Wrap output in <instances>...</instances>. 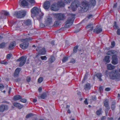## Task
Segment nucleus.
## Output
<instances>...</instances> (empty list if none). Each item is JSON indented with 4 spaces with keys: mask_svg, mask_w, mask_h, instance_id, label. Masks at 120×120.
<instances>
[{
    "mask_svg": "<svg viewBox=\"0 0 120 120\" xmlns=\"http://www.w3.org/2000/svg\"><path fill=\"white\" fill-rule=\"evenodd\" d=\"M8 107L6 105H0V112H3L5 110H7L8 109Z\"/></svg>",
    "mask_w": 120,
    "mask_h": 120,
    "instance_id": "13",
    "label": "nucleus"
},
{
    "mask_svg": "<svg viewBox=\"0 0 120 120\" xmlns=\"http://www.w3.org/2000/svg\"><path fill=\"white\" fill-rule=\"evenodd\" d=\"M90 88V84L88 83L86 84L84 87V89L86 90H89Z\"/></svg>",
    "mask_w": 120,
    "mask_h": 120,
    "instance_id": "30",
    "label": "nucleus"
},
{
    "mask_svg": "<svg viewBox=\"0 0 120 120\" xmlns=\"http://www.w3.org/2000/svg\"><path fill=\"white\" fill-rule=\"evenodd\" d=\"M47 96V94L45 92L42 93L41 96V98L42 99H44Z\"/></svg>",
    "mask_w": 120,
    "mask_h": 120,
    "instance_id": "36",
    "label": "nucleus"
},
{
    "mask_svg": "<svg viewBox=\"0 0 120 120\" xmlns=\"http://www.w3.org/2000/svg\"><path fill=\"white\" fill-rule=\"evenodd\" d=\"M96 4L95 0H90L89 2V4L91 6H94Z\"/></svg>",
    "mask_w": 120,
    "mask_h": 120,
    "instance_id": "23",
    "label": "nucleus"
},
{
    "mask_svg": "<svg viewBox=\"0 0 120 120\" xmlns=\"http://www.w3.org/2000/svg\"><path fill=\"white\" fill-rule=\"evenodd\" d=\"M40 27H43L46 26V25H45V24H44L43 23L41 22H40Z\"/></svg>",
    "mask_w": 120,
    "mask_h": 120,
    "instance_id": "54",
    "label": "nucleus"
},
{
    "mask_svg": "<svg viewBox=\"0 0 120 120\" xmlns=\"http://www.w3.org/2000/svg\"><path fill=\"white\" fill-rule=\"evenodd\" d=\"M39 57L42 60H46L47 59V58L45 56H39Z\"/></svg>",
    "mask_w": 120,
    "mask_h": 120,
    "instance_id": "46",
    "label": "nucleus"
},
{
    "mask_svg": "<svg viewBox=\"0 0 120 120\" xmlns=\"http://www.w3.org/2000/svg\"><path fill=\"white\" fill-rule=\"evenodd\" d=\"M107 120H114L113 118L112 117H108L107 118Z\"/></svg>",
    "mask_w": 120,
    "mask_h": 120,
    "instance_id": "61",
    "label": "nucleus"
},
{
    "mask_svg": "<svg viewBox=\"0 0 120 120\" xmlns=\"http://www.w3.org/2000/svg\"><path fill=\"white\" fill-rule=\"evenodd\" d=\"M13 105L19 109H21L23 107L22 105H21L19 103L15 102L13 103Z\"/></svg>",
    "mask_w": 120,
    "mask_h": 120,
    "instance_id": "24",
    "label": "nucleus"
},
{
    "mask_svg": "<svg viewBox=\"0 0 120 120\" xmlns=\"http://www.w3.org/2000/svg\"><path fill=\"white\" fill-rule=\"evenodd\" d=\"M114 25L113 26L114 28L115 29H116L118 28V27L116 24V22H114Z\"/></svg>",
    "mask_w": 120,
    "mask_h": 120,
    "instance_id": "45",
    "label": "nucleus"
},
{
    "mask_svg": "<svg viewBox=\"0 0 120 120\" xmlns=\"http://www.w3.org/2000/svg\"><path fill=\"white\" fill-rule=\"evenodd\" d=\"M102 31V29L101 28L100 26H97L95 28L94 30V32L96 33L97 34L100 33Z\"/></svg>",
    "mask_w": 120,
    "mask_h": 120,
    "instance_id": "16",
    "label": "nucleus"
},
{
    "mask_svg": "<svg viewBox=\"0 0 120 120\" xmlns=\"http://www.w3.org/2000/svg\"><path fill=\"white\" fill-rule=\"evenodd\" d=\"M36 50L39 52V53L38 54H40L41 55V54L44 55L45 54L46 51L45 50V49L44 48H41L40 47H38L36 49Z\"/></svg>",
    "mask_w": 120,
    "mask_h": 120,
    "instance_id": "9",
    "label": "nucleus"
},
{
    "mask_svg": "<svg viewBox=\"0 0 120 120\" xmlns=\"http://www.w3.org/2000/svg\"><path fill=\"white\" fill-rule=\"evenodd\" d=\"M97 78L99 79V80L100 81H101L102 79L101 78L102 75L101 73H97L96 75Z\"/></svg>",
    "mask_w": 120,
    "mask_h": 120,
    "instance_id": "33",
    "label": "nucleus"
},
{
    "mask_svg": "<svg viewBox=\"0 0 120 120\" xmlns=\"http://www.w3.org/2000/svg\"><path fill=\"white\" fill-rule=\"evenodd\" d=\"M51 9L52 10L57 11L59 9V8L56 3H53L51 6Z\"/></svg>",
    "mask_w": 120,
    "mask_h": 120,
    "instance_id": "10",
    "label": "nucleus"
},
{
    "mask_svg": "<svg viewBox=\"0 0 120 120\" xmlns=\"http://www.w3.org/2000/svg\"><path fill=\"white\" fill-rule=\"evenodd\" d=\"M56 17L59 20H62L65 19L64 14L61 13H58L56 14Z\"/></svg>",
    "mask_w": 120,
    "mask_h": 120,
    "instance_id": "8",
    "label": "nucleus"
},
{
    "mask_svg": "<svg viewBox=\"0 0 120 120\" xmlns=\"http://www.w3.org/2000/svg\"><path fill=\"white\" fill-rule=\"evenodd\" d=\"M32 38L31 37H29L27 38H26L24 39H21L22 42H27L29 41H30L32 40Z\"/></svg>",
    "mask_w": 120,
    "mask_h": 120,
    "instance_id": "25",
    "label": "nucleus"
},
{
    "mask_svg": "<svg viewBox=\"0 0 120 120\" xmlns=\"http://www.w3.org/2000/svg\"><path fill=\"white\" fill-rule=\"evenodd\" d=\"M111 45L113 46L112 47H111L112 48H113V47H114L115 45V42L114 41H112L111 42Z\"/></svg>",
    "mask_w": 120,
    "mask_h": 120,
    "instance_id": "58",
    "label": "nucleus"
},
{
    "mask_svg": "<svg viewBox=\"0 0 120 120\" xmlns=\"http://www.w3.org/2000/svg\"><path fill=\"white\" fill-rule=\"evenodd\" d=\"M21 79L20 78L16 79L14 80V81L16 82H18L20 81Z\"/></svg>",
    "mask_w": 120,
    "mask_h": 120,
    "instance_id": "53",
    "label": "nucleus"
},
{
    "mask_svg": "<svg viewBox=\"0 0 120 120\" xmlns=\"http://www.w3.org/2000/svg\"><path fill=\"white\" fill-rule=\"evenodd\" d=\"M9 12H5L4 14V15L5 16H8L9 15Z\"/></svg>",
    "mask_w": 120,
    "mask_h": 120,
    "instance_id": "59",
    "label": "nucleus"
},
{
    "mask_svg": "<svg viewBox=\"0 0 120 120\" xmlns=\"http://www.w3.org/2000/svg\"><path fill=\"white\" fill-rule=\"evenodd\" d=\"M43 80V78L42 77L39 78L38 79V82L39 83H40Z\"/></svg>",
    "mask_w": 120,
    "mask_h": 120,
    "instance_id": "47",
    "label": "nucleus"
},
{
    "mask_svg": "<svg viewBox=\"0 0 120 120\" xmlns=\"http://www.w3.org/2000/svg\"><path fill=\"white\" fill-rule=\"evenodd\" d=\"M109 57L110 56H105L104 59L103 60L104 61L107 63H109L110 61Z\"/></svg>",
    "mask_w": 120,
    "mask_h": 120,
    "instance_id": "29",
    "label": "nucleus"
},
{
    "mask_svg": "<svg viewBox=\"0 0 120 120\" xmlns=\"http://www.w3.org/2000/svg\"><path fill=\"white\" fill-rule=\"evenodd\" d=\"M117 33L118 35H120V29H118L117 31Z\"/></svg>",
    "mask_w": 120,
    "mask_h": 120,
    "instance_id": "57",
    "label": "nucleus"
},
{
    "mask_svg": "<svg viewBox=\"0 0 120 120\" xmlns=\"http://www.w3.org/2000/svg\"><path fill=\"white\" fill-rule=\"evenodd\" d=\"M33 116V114L32 113H29L26 116V118H28L30 117H31Z\"/></svg>",
    "mask_w": 120,
    "mask_h": 120,
    "instance_id": "40",
    "label": "nucleus"
},
{
    "mask_svg": "<svg viewBox=\"0 0 120 120\" xmlns=\"http://www.w3.org/2000/svg\"><path fill=\"white\" fill-rule=\"evenodd\" d=\"M21 5L23 6H26L28 4V3L26 0H23L21 2Z\"/></svg>",
    "mask_w": 120,
    "mask_h": 120,
    "instance_id": "31",
    "label": "nucleus"
},
{
    "mask_svg": "<svg viewBox=\"0 0 120 120\" xmlns=\"http://www.w3.org/2000/svg\"><path fill=\"white\" fill-rule=\"evenodd\" d=\"M116 52L115 51L113 50H110L108 52L106 53L107 55H109L110 56L112 55V54H114Z\"/></svg>",
    "mask_w": 120,
    "mask_h": 120,
    "instance_id": "28",
    "label": "nucleus"
},
{
    "mask_svg": "<svg viewBox=\"0 0 120 120\" xmlns=\"http://www.w3.org/2000/svg\"><path fill=\"white\" fill-rule=\"evenodd\" d=\"M68 60V57H65L63 58L62 60V62L63 63L66 62Z\"/></svg>",
    "mask_w": 120,
    "mask_h": 120,
    "instance_id": "43",
    "label": "nucleus"
},
{
    "mask_svg": "<svg viewBox=\"0 0 120 120\" xmlns=\"http://www.w3.org/2000/svg\"><path fill=\"white\" fill-rule=\"evenodd\" d=\"M40 56L41 54H38L36 55L35 57L34 58V61L36 64H38L40 62L39 64H41V61L40 60V57H39V56Z\"/></svg>",
    "mask_w": 120,
    "mask_h": 120,
    "instance_id": "14",
    "label": "nucleus"
},
{
    "mask_svg": "<svg viewBox=\"0 0 120 120\" xmlns=\"http://www.w3.org/2000/svg\"><path fill=\"white\" fill-rule=\"evenodd\" d=\"M80 8V11L81 12L83 13L87 11L89 8L88 3L87 1L83 2Z\"/></svg>",
    "mask_w": 120,
    "mask_h": 120,
    "instance_id": "4",
    "label": "nucleus"
},
{
    "mask_svg": "<svg viewBox=\"0 0 120 120\" xmlns=\"http://www.w3.org/2000/svg\"><path fill=\"white\" fill-rule=\"evenodd\" d=\"M16 45V43L14 41L11 42L9 44L8 49L9 50H11L13 49L15 46Z\"/></svg>",
    "mask_w": 120,
    "mask_h": 120,
    "instance_id": "19",
    "label": "nucleus"
},
{
    "mask_svg": "<svg viewBox=\"0 0 120 120\" xmlns=\"http://www.w3.org/2000/svg\"><path fill=\"white\" fill-rule=\"evenodd\" d=\"M31 4H34L35 3V1L34 0H27Z\"/></svg>",
    "mask_w": 120,
    "mask_h": 120,
    "instance_id": "48",
    "label": "nucleus"
},
{
    "mask_svg": "<svg viewBox=\"0 0 120 120\" xmlns=\"http://www.w3.org/2000/svg\"><path fill=\"white\" fill-rule=\"evenodd\" d=\"M55 60V58L53 56H51L48 60V62L49 63H51L54 62Z\"/></svg>",
    "mask_w": 120,
    "mask_h": 120,
    "instance_id": "27",
    "label": "nucleus"
},
{
    "mask_svg": "<svg viewBox=\"0 0 120 120\" xmlns=\"http://www.w3.org/2000/svg\"><path fill=\"white\" fill-rule=\"evenodd\" d=\"M20 101L22 102L25 103L26 102L27 100L25 99H21Z\"/></svg>",
    "mask_w": 120,
    "mask_h": 120,
    "instance_id": "52",
    "label": "nucleus"
},
{
    "mask_svg": "<svg viewBox=\"0 0 120 120\" xmlns=\"http://www.w3.org/2000/svg\"><path fill=\"white\" fill-rule=\"evenodd\" d=\"M72 0H64V2L67 3H70Z\"/></svg>",
    "mask_w": 120,
    "mask_h": 120,
    "instance_id": "51",
    "label": "nucleus"
},
{
    "mask_svg": "<svg viewBox=\"0 0 120 120\" xmlns=\"http://www.w3.org/2000/svg\"><path fill=\"white\" fill-rule=\"evenodd\" d=\"M21 69L20 68H17L16 69L14 73V77H16L18 75L20 71L21 70Z\"/></svg>",
    "mask_w": 120,
    "mask_h": 120,
    "instance_id": "22",
    "label": "nucleus"
},
{
    "mask_svg": "<svg viewBox=\"0 0 120 120\" xmlns=\"http://www.w3.org/2000/svg\"><path fill=\"white\" fill-rule=\"evenodd\" d=\"M56 3L58 4V7L59 8L60 7H63L64 6V3L62 0L59 1H58Z\"/></svg>",
    "mask_w": 120,
    "mask_h": 120,
    "instance_id": "21",
    "label": "nucleus"
},
{
    "mask_svg": "<svg viewBox=\"0 0 120 120\" xmlns=\"http://www.w3.org/2000/svg\"><path fill=\"white\" fill-rule=\"evenodd\" d=\"M79 5L75 3H72L71 5L69 7H68L69 9L71 8L73 11H74L75 9L78 7Z\"/></svg>",
    "mask_w": 120,
    "mask_h": 120,
    "instance_id": "17",
    "label": "nucleus"
},
{
    "mask_svg": "<svg viewBox=\"0 0 120 120\" xmlns=\"http://www.w3.org/2000/svg\"><path fill=\"white\" fill-rule=\"evenodd\" d=\"M112 63L113 64L116 65L118 63V60L117 58V56L116 55H113L112 56Z\"/></svg>",
    "mask_w": 120,
    "mask_h": 120,
    "instance_id": "11",
    "label": "nucleus"
},
{
    "mask_svg": "<svg viewBox=\"0 0 120 120\" xmlns=\"http://www.w3.org/2000/svg\"><path fill=\"white\" fill-rule=\"evenodd\" d=\"M109 74L110 78L111 79L120 80V68L112 71Z\"/></svg>",
    "mask_w": 120,
    "mask_h": 120,
    "instance_id": "2",
    "label": "nucleus"
},
{
    "mask_svg": "<svg viewBox=\"0 0 120 120\" xmlns=\"http://www.w3.org/2000/svg\"><path fill=\"white\" fill-rule=\"evenodd\" d=\"M67 21L65 22L66 23L64 26V27L68 28L71 26L73 23L75 19V15L72 14H70L69 15Z\"/></svg>",
    "mask_w": 120,
    "mask_h": 120,
    "instance_id": "3",
    "label": "nucleus"
},
{
    "mask_svg": "<svg viewBox=\"0 0 120 120\" xmlns=\"http://www.w3.org/2000/svg\"><path fill=\"white\" fill-rule=\"evenodd\" d=\"M52 17L49 16L48 17L47 20L45 21V25L47 26H49L52 24Z\"/></svg>",
    "mask_w": 120,
    "mask_h": 120,
    "instance_id": "12",
    "label": "nucleus"
},
{
    "mask_svg": "<svg viewBox=\"0 0 120 120\" xmlns=\"http://www.w3.org/2000/svg\"><path fill=\"white\" fill-rule=\"evenodd\" d=\"M84 103L86 105L88 104V103L87 102V99H86L84 101Z\"/></svg>",
    "mask_w": 120,
    "mask_h": 120,
    "instance_id": "62",
    "label": "nucleus"
},
{
    "mask_svg": "<svg viewBox=\"0 0 120 120\" xmlns=\"http://www.w3.org/2000/svg\"><path fill=\"white\" fill-rule=\"evenodd\" d=\"M5 43L3 42L0 44V48H4L5 46Z\"/></svg>",
    "mask_w": 120,
    "mask_h": 120,
    "instance_id": "39",
    "label": "nucleus"
},
{
    "mask_svg": "<svg viewBox=\"0 0 120 120\" xmlns=\"http://www.w3.org/2000/svg\"><path fill=\"white\" fill-rule=\"evenodd\" d=\"M0 63L2 64H3L5 65L6 64L8 63V62L5 60L1 61Z\"/></svg>",
    "mask_w": 120,
    "mask_h": 120,
    "instance_id": "50",
    "label": "nucleus"
},
{
    "mask_svg": "<svg viewBox=\"0 0 120 120\" xmlns=\"http://www.w3.org/2000/svg\"><path fill=\"white\" fill-rule=\"evenodd\" d=\"M4 87V86L2 84H0V89H3Z\"/></svg>",
    "mask_w": 120,
    "mask_h": 120,
    "instance_id": "60",
    "label": "nucleus"
},
{
    "mask_svg": "<svg viewBox=\"0 0 120 120\" xmlns=\"http://www.w3.org/2000/svg\"><path fill=\"white\" fill-rule=\"evenodd\" d=\"M32 15L36 16L39 20L41 19L43 15V14L40 11V10L36 7L33 8L31 10Z\"/></svg>",
    "mask_w": 120,
    "mask_h": 120,
    "instance_id": "1",
    "label": "nucleus"
},
{
    "mask_svg": "<svg viewBox=\"0 0 120 120\" xmlns=\"http://www.w3.org/2000/svg\"><path fill=\"white\" fill-rule=\"evenodd\" d=\"M75 62V60L74 59H72L70 61V63H74Z\"/></svg>",
    "mask_w": 120,
    "mask_h": 120,
    "instance_id": "55",
    "label": "nucleus"
},
{
    "mask_svg": "<svg viewBox=\"0 0 120 120\" xmlns=\"http://www.w3.org/2000/svg\"><path fill=\"white\" fill-rule=\"evenodd\" d=\"M110 88H105V90L107 91H110Z\"/></svg>",
    "mask_w": 120,
    "mask_h": 120,
    "instance_id": "63",
    "label": "nucleus"
},
{
    "mask_svg": "<svg viewBox=\"0 0 120 120\" xmlns=\"http://www.w3.org/2000/svg\"><path fill=\"white\" fill-rule=\"evenodd\" d=\"M115 102L113 101L112 102V104L111 105V109L113 110H114L115 107Z\"/></svg>",
    "mask_w": 120,
    "mask_h": 120,
    "instance_id": "38",
    "label": "nucleus"
},
{
    "mask_svg": "<svg viewBox=\"0 0 120 120\" xmlns=\"http://www.w3.org/2000/svg\"><path fill=\"white\" fill-rule=\"evenodd\" d=\"M50 6V2L48 1L44 3L43 7L45 9H47L49 8Z\"/></svg>",
    "mask_w": 120,
    "mask_h": 120,
    "instance_id": "18",
    "label": "nucleus"
},
{
    "mask_svg": "<svg viewBox=\"0 0 120 120\" xmlns=\"http://www.w3.org/2000/svg\"><path fill=\"white\" fill-rule=\"evenodd\" d=\"M22 98L19 95H16L14 97L13 100L15 101L19 100Z\"/></svg>",
    "mask_w": 120,
    "mask_h": 120,
    "instance_id": "32",
    "label": "nucleus"
},
{
    "mask_svg": "<svg viewBox=\"0 0 120 120\" xmlns=\"http://www.w3.org/2000/svg\"><path fill=\"white\" fill-rule=\"evenodd\" d=\"M12 55L11 53L9 54H8L7 56V58L8 59H9L10 58L12 57Z\"/></svg>",
    "mask_w": 120,
    "mask_h": 120,
    "instance_id": "44",
    "label": "nucleus"
},
{
    "mask_svg": "<svg viewBox=\"0 0 120 120\" xmlns=\"http://www.w3.org/2000/svg\"><path fill=\"white\" fill-rule=\"evenodd\" d=\"M26 12L24 10H22L15 12L14 15L18 18H21L24 17L26 15Z\"/></svg>",
    "mask_w": 120,
    "mask_h": 120,
    "instance_id": "5",
    "label": "nucleus"
},
{
    "mask_svg": "<svg viewBox=\"0 0 120 120\" xmlns=\"http://www.w3.org/2000/svg\"><path fill=\"white\" fill-rule=\"evenodd\" d=\"M91 27H94L93 24L90 23L87 25L86 27V28H90Z\"/></svg>",
    "mask_w": 120,
    "mask_h": 120,
    "instance_id": "42",
    "label": "nucleus"
},
{
    "mask_svg": "<svg viewBox=\"0 0 120 120\" xmlns=\"http://www.w3.org/2000/svg\"><path fill=\"white\" fill-rule=\"evenodd\" d=\"M93 15L91 14H90L88 15L87 17L84 20V21H87L89 19H90L92 18Z\"/></svg>",
    "mask_w": 120,
    "mask_h": 120,
    "instance_id": "35",
    "label": "nucleus"
},
{
    "mask_svg": "<svg viewBox=\"0 0 120 120\" xmlns=\"http://www.w3.org/2000/svg\"><path fill=\"white\" fill-rule=\"evenodd\" d=\"M27 57L26 56H22L17 60V61H20L19 64V66L21 67L26 62Z\"/></svg>",
    "mask_w": 120,
    "mask_h": 120,
    "instance_id": "6",
    "label": "nucleus"
},
{
    "mask_svg": "<svg viewBox=\"0 0 120 120\" xmlns=\"http://www.w3.org/2000/svg\"><path fill=\"white\" fill-rule=\"evenodd\" d=\"M23 22L24 24L26 26H29L31 24V21L29 19L24 20Z\"/></svg>",
    "mask_w": 120,
    "mask_h": 120,
    "instance_id": "20",
    "label": "nucleus"
},
{
    "mask_svg": "<svg viewBox=\"0 0 120 120\" xmlns=\"http://www.w3.org/2000/svg\"><path fill=\"white\" fill-rule=\"evenodd\" d=\"M23 42V43L20 45V46L22 49H25L28 47L29 43L27 42Z\"/></svg>",
    "mask_w": 120,
    "mask_h": 120,
    "instance_id": "15",
    "label": "nucleus"
},
{
    "mask_svg": "<svg viewBox=\"0 0 120 120\" xmlns=\"http://www.w3.org/2000/svg\"><path fill=\"white\" fill-rule=\"evenodd\" d=\"M115 68V66L111 64H109L107 65V69L109 70H111L114 69Z\"/></svg>",
    "mask_w": 120,
    "mask_h": 120,
    "instance_id": "26",
    "label": "nucleus"
},
{
    "mask_svg": "<svg viewBox=\"0 0 120 120\" xmlns=\"http://www.w3.org/2000/svg\"><path fill=\"white\" fill-rule=\"evenodd\" d=\"M101 109L100 108L98 110L96 111V114L98 115H99L101 114Z\"/></svg>",
    "mask_w": 120,
    "mask_h": 120,
    "instance_id": "41",
    "label": "nucleus"
},
{
    "mask_svg": "<svg viewBox=\"0 0 120 120\" xmlns=\"http://www.w3.org/2000/svg\"><path fill=\"white\" fill-rule=\"evenodd\" d=\"M31 80V78H30L29 77H27V78L26 79V80L27 81L29 82Z\"/></svg>",
    "mask_w": 120,
    "mask_h": 120,
    "instance_id": "56",
    "label": "nucleus"
},
{
    "mask_svg": "<svg viewBox=\"0 0 120 120\" xmlns=\"http://www.w3.org/2000/svg\"><path fill=\"white\" fill-rule=\"evenodd\" d=\"M78 46H76L74 48L73 51L74 52L76 53L77 52V50L78 49Z\"/></svg>",
    "mask_w": 120,
    "mask_h": 120,
    "instance_id": "49",
    "label": "nucleus"
},
{
    "mask_svg": "<svg viewBox=\"0 0 120 120\" xmlns=\"http://www.w3.org/2000/svg\"><path fill=\"white\" fill-rule=\"evenodd\" d=\"M16 24V27L17 29H22L23 26V21H17L14 23Z\"/></svg>",
    "mask_w": 120,
    "mask_h": 120,
    "instance_id": "7",
    "label": "nucleus"
},
{
    "mask_svg": "<svg viewBox=\"0 0 120 120\" xmlns=\"http://www.w3.org/2000/svg\"><path fill=\"white\" fill-rule=\"evenodd\" d=\"M105 119L106 117L105 116H103L101 118V120H105Z\"/></svg>",
    "mask_w": 120,
    "mask_h": 120,
    "instance_id": "64",
    "label": "nucleus"
},
{
    "mask_svg": "<svg viewBox=\"0 0 120 120\" xmlns=\"http://www.w3.org/2000/svg\"><path fill=\"white\" fill-rule=\"evenodd\" d=\"M109 101L107 99L105 100L104 102V105L106 107H108L109 106L108 104Z\"/></svg>",
    "mask_w": 120,
    "mask_h": 120,
    "instance_id": "34",
    "label": "nucleus"
},
{
    "mask_svg": "<svg viewBox=\"0 0 120 120\" xmlns=\"http://www.w3.org/2000/svg\"><path fill=\"white\" fill-rule=\"evenodd\" d=\"M60 25V22L58 21H56L54 24L53 26H57Z\"/></svg>",
    "mask_w": 120,
    "mask_h": 120,
    "instance_id": "37",
    "label": "nucleus"
}]
</instances>
